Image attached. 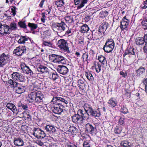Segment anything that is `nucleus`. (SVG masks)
Wrapping results in <instances>:
<instances>
[{
  "mask_svg": "<svg viewBox=\"0 0 147 147\" xmlns=\"http://www.w3.org/2000/svg\"><path fill=\"white\" fill-rule=\"evenodd\" d=\"M82 84H85L84 83V81L81 79L79 80L78 81V85H81Z\"/></svg>",
  "mask_w": 147,
  "mask_h": 147,
  "instance_id": "obj_60",
  "label": "nucleus"
},
{
  "mask_svg": "<svg viewBox=\"0 0 147 147\" xmlns=\"http://www.w3.org/2000/svg\"><path fill=\"white\" fill-rule=\"evenodd\" d=\"M120 75L123 76V77L124 78H125L127 76V74L126 73H124V72L121 71L120 72Z\"/></svg>",
  "mask_w": 147,
  "mask_h": 147,
  "instance_id": "obj_62",
  "label": "nucleus"
},
{
  "mask_svg": "<svg viewBox=\"0 0 147 147\" xmlns=\"http://www.w3.org/2000/svg\"><path fill=\"white\" fill-rule=\"evenodd\" d=\"M19 107H22L24 110H27L28 108L27 105L22 104L21 101H20V103H19Z\"/></svg>",
  "mask_w": 147,
  "mask_h": 147,
  "instance_id": "obj_42",
  "label": "nucleus"
},
{
  "mask_svg": "<svg viewBox=\"0 0 147 147\" xmlns=\"http://www.w3.org/2000/svg\"><path fill=\"white\" fill-rule=\"evenodd\" d=\"M26 89L25 85H19V94L24 93Z\"/></svg>",
  "mask_w": 147,
  "mask_h": 147,
  "instance_id": "obj_37",
  "label": "nucleus"
},
{
  "mask_svg": "<svg viewBox=\"0 0 147 147\" xmlns=\"http://www.w3.org/2000/svg\"><path fill=\"white\" fill-rule=\"evenodd\" d=\"M25 83L24 76L19 74V85H25Z\"/></svg>",
  "mask_w": 147,
  "mask_h": 147,
  "instance_id": "obj_32",
  "label": "nucleus"
},
{
  "mask_svg": "<svg viewBox=\"0 0 147 147\" xmlns=\"http://www.w3.org/2000/svg\"><path fill=\"white\" fill-rule=\"evenodd\" d=\"M16 7H13L12 8H11V12L12 13V14L13 16H14L16 15Z\"/></svg>",
  "mask_w": 147,
  "mask_h": 147,
  "instance_id": "obj_57",
  "label": "nucleus"
},
{
  "mask_svg": "<svg viewBox=\"0 0 147 147\" xmlns=\"http://www.w3.org/2000/svg\"><path fill=\"white\" fill-rule=\"evenodd\" d=\"M84 147H90V145L89 142L86 141L84 142L83 144Z\"/></svg>",
  "mask_w": 147,
  "mask_h": 147,
  "instance_id": "obj_59",
  "label": "nucleus"
},
{
  "mask_svg": "<svg viewBox=\"0 0 147 147\" xmlns=\"http://www.w3.org/2000/svg\"><path fill=\"white\" fill-rule=\"evenodd\" d=\"M64 107L62 105L60 106L56 105H54L52 108V111L55 114H60L63 111V108Z\"/></svg>",
  "mask_w": 147,
  "mask_h": 147,
  "instance_id": "obj_15",
  "label": "nucleus"
},
{
  "mask_svg": "<svg viewBox=\"0 0 147 147\" xmlns=\"http://www.w3.org/2000/svg\"><path fill=\"white\" fill-rule=\"evenodd\" d=\"M136 42L137 45H142L144 43V41L143 37H139L136 38Z\"/></svg>",
  "mask_w": 147,
  "mask_h": 147,
  "instance_id": "obj_25",
  "label": "nucleus"
},
{
  "mask_svg": "<svg viewBox=\"0 0 147 147\" xmlns=\"http://www.w3.org/2000/svg\"><path fill=\"white\" fill-rule=\"evenodd\" d=\"M58 47L62 51L65 52L70 53V51L68 47V44L67 41L63 39H61L59 40L57 42Z\"/></svg>",
  "mask_w": 147,
  "mask_h": 147,
  "instance_id": "obj_5",
  "label": "nucleus"
},
{
  "mask_svg": "<svg viewBox=\"0 0 147 147\" xmlns=\"http://www.w3.org/2000/svg\"><path fill=\"white\" fill-rule=\"evenodd\" d=\"M37 69L39 72L42 73L47 72L48 71V69L46 67L41 65L37 67Z\"/></svg>",
  "mask_w": 147,
  "mask_h": 147,
  "instance_id": "obj_23",
  "label": "nucleus"
},
{
  "mask_svg": "<svg viewBox=\"0 0 147 147\" xmlns=\"http://www.w3.org/2000/svg\"><path fill=\"white\" fill-rule=\"evenodd\" d=\"M10 27L9 28L11 31V30H15L16 28V25L15 22H12L10 25Z\"/></svg>",
  "mask_w": 147,
  "mask_h": 147,
  "instance_id": "obj_45",
  "label": "nucleus"
},
{
  "mask_svg": "<svg viewBox=\"0 0 147 147\" xmlns=\"http://www.w3.org/2000/svg\"><path fill=\"white\" fill-rule=\"evenodd\" d=\"M34 131L33 134L37 138L42 139L46 137V133L41 129L35 128H34Z\"/></svg>",
  "mask_w": 147,
  "mask_h": 147,
  "instance_id": "obj_6",
  "label": "nucleus"
},
{
  "mask_svg": "<svg viewBox=\"0 0 147 147\" xmlns=\"http://www.w3.org/2000/svg\"><path fill=\"white\" fill-rule=\"evenodd\" d=\"M2 29L3 31L0 30V34L4 35V34H9L11 31L9 26L6 24H3L2 26Z\"/></svg>",
  "mask_w": 147,
  "mask_h": 147,
  "instance_id": "obj_17",
  "label": "nucleus"
},
{
  "mask_svg": "<svg viewBox=\"0 0 147 147\" xmlns=\"http://www.w3.org/2000/svg\"><path fill=\"white\" fill-rule=\"evenodd\" d=\"M67 97L63 96L62 97L55 96L53 97L51 101L56 102L57 105L60 106L61 105L62 102L66 104L68 103Z\"/></svg>",
  "mask_w": 147,
  "mask_h": 147,
  "instance_id": "obj_7",
  "label": "nucleus"
},
{
  "mask_svg": "<svg viewBox=\"0 0 147 147\" xmlns=\"http://www.w3.org/2000/svg\"><path fill=\"white\" fill-rule=\"evenodd\" d=\"M88 57V55L87 53H85L83 54L82 56V58L83 59V62H85L87 61Z\"/></svg>",
  "mask_w": 147,
  "mask_h": 147,
  "instance_id": "obj_47",
  "label": "nucleus"
},
{
  "mask_svg": "<svg viewBox=\"0 0 147 147\" xmlns=\"http://www.w3.org/2000/svg\"><path fill=\"white\" fill-rule=\"evenodd\" d=\"M85 84H81L78 85L80 89H81L82 90H84L85 88Z\"/></svg>",
  "mask_w": 147,
  "mask_h": 147,
  "instance_id": "obj_55",
  "label": "nucleus"
},
{
  "mask_svg": "<svg viewBox=\"0 0 147 147\" xmlns=\"http://www.w3.org/2000/svg\"><path fill=\"white\" fill-rule=\"evenodd\" d=\"M37 92H31L30 94L28 95V98L30 102H32L34 101L35 98L36 97Z\"/></svg>",
  "mask_w": 147,
  "mask_h": 147,
  "instance_id": "obj_18",
  "label": "nucleus"
},
{
  "mask_svg": "<svg viewBox=\"0 0 147 147\" xmlns=\"http://www.w3.org/2000/svg\"><path fill=\"white\" fill-rule=\"evenodd\" d=\"M134 48L130 49L129 50H126L125 51V53L123 55V56L124 57L125 55L128 54L134 55L135 52L134 51Z\"/></svg>",
  "mask_w": 147,
  "mask_h": 147,
  "instance_id": "obj_26",
  "label": "nucleus"
},
{
  "mask_svg": "<svg viewBox=\"0 0 147 147\" xmlns=\"http://www.w3.org/2000/svg\"><path fill=\"white\" fill-rule=\"evenodd\" d=\"M120 112L124 114H126L128 112L127 108L126 107V106H125L124 105L121 107L120 109Z\"/></svg>",
  "mask_w": 147,
  "mask_h": 147,
  "instance_id": "obj_43",
  "label": "nucleus"
},
{
  "mask_svg": "<svg viewBox=\"0 0 147 147\" xmlns=\"http://www.w3.org/2000/svg\"><path fill=\"white\" fill-rule=\"evenodd\" d=\"M35 143L40 146H42L44 145L43 142L40 140H37L36 141Z\"/></svg>",
  "mask_w": 147,
  "mask_h": 147,
  "instance_id": "obj_54",
  "label": "nucleus"
},
{
  "mask_svg": "<svg viewBox=\"0 0 147 147\" xmlns=\"http://www.w3.org/2000/svg\"><path fill=\"white\" fill-rule=\"evenodd\" d=\"M142 25L145 27L144 29H147V19L143 20L141 22Z\"/></svg>",
  "mask_w": 147,
  "mask_h": 147,
  "instance_id": "obj_48",
  "label": "nucleus"
},
{
  "mask_svg": "<svg viewBox=\"0 0 147 147\" xmlns=\"http://www.w3.org/2000/svg\"><path fill=\"white\" fill-rule=\"evenodd\" d=\"M108 103L110 104V106L111 107H114L116 105L117 102L113 98H111L109 100Z\"/></svg>",
  "mask_w": 147,
  "mask_h": 147,
  "instance_id": "obj_33",
  "label": "nucleus"
},
{
  "mask_svg": "<svg viewBox=\"0 0 147 147\" xmlns=\"http://www.w3.org/2000/svg\"><path fill=\"white\" fill-rule=\"evenodd\" d=\"M84 110L87 112V113L89 115V117L90 116L92 117H99L101 115L98 110H94L90 105L88 104H85L84 106Z\"/></svg>",
  "mask_w": 147,
  "mask_h": 147,
  "instance_id": "obj_2",
  "label": "nucleus"
},
{
  "mask_svg": "<svg viewBox=\"0 0 147 147\" xmlns=\"http://www.w3.org/2000/svg\"><path fill=\"white\" fill-rule=\"evenodd\" d=\"M25 47H24L23 49H21L20 48V46H19V56H22V53L26 52Z\"/></svg>",
  "mask_w": 147,
  "mask_h": 147,
  "instance_id": "obj_46",
  "label": "nucleus"
},
{
  "mask_svg": "<svg viewBox=\"0 0 147 147\" xmlns=\"http://www.w3.org/2000/svg\"><path fill=\"white\" fill-rule=\"evenodd\" d=\"M81 32L82 33H84L86 32H87L89 30V28L88 25L86 24H84L81 28Z\"/></svg>",
  "mask_w": 147,
  "mask_h": 147,
  "instance_id": "obj_30",
  "label": "nucleus"
},
{
  "mask_svg": "<svg viewBox=\"0 0 147 147\" xmlns=\"http://www.w3.org/2000/svg\"><path fill=\"white\" fill-rule=\"evenodd\" d=\"M145 71V69L142 67H140L138 69L136 70V72L137 76L142 77L144 74Z\"/></svg>",
  "mask_w": 147,
  "mask_h": 147,
  "instance_id": "obj_20",
  "label": "nucleus"
},
{
  "mask_svg": "<svg viewBox=\"0 0 147 147\" xmlns=\"http://www.w3.org/2000/svg\"><path fill=\"white\" fill-rule=\"evenodd\" d=\"M43 45L45 46L49 47H53V45L51 42L48 41H43Z\"/></svg>",
  "mask_w": 147,
  "mask_h": 147,
  "instance_id": "obj_41",
  "label": "nucleus"
},
{
  "mask_svg": "<svg viewBox=\"0 0 147 147\" xmlns=\"http://www.w3.org/2000/svg\"><path fill=\"white\" fill-rule=\"evenodd\" d=\"M9 55L4 53L0 55V67H3L7 63L9 60Z\"/></svg>",
  "mask_w": 147,
  "mask_h": 147,
  "instance_id": "obj_9",
  "label": "nucleus"
},
{
  "mask_svg": "<svg viewBox=\"0 0 147 147\" xmlns=\"http://www.w3.org/2000/svg\"><path fill=\"white\" fill-rule=\"evenodd\" d=\"M82 119L81 121L82 122L83 120L88 119L89 118V115L86 111H83L81 109H79L77 111Z\"/></svg>",
  "mask_w": 147,
  "mask_h": 147,
  "instance_id": "obj_11",
  "label": "nucleus"
},
{
  "mask_svg": "<svg viewBox=\"0 0 147 147\" xmlns=\"http://www.w3.org/2000/svg\"><path fill=\"white\" fill-rule=\"evenodd\" d=\"M45 129L48 133H51V132H55L56 131L55 128L53 126L49 125H47L45 127Z\"/></svg>",
  "mask_w": 147,
  "mask_h": 147,
  "instance_id": "obj_22",
  "label": "nucleus"
},
{
  "mask_svg": "<svg viewBox=\"0 0 147 147\" xmlns=\"http://www.w3.org/2000/svg\"><path fill=\"white\" fill-rule=\"evenodd\" d=\"M122 130V128L119 125L117 126L115 128L114 132L117 134H120Z\"/></svg>",
  "mask_w": 147,
  "mask_h": 147,
  "instance_id": "obj_31",
  "label": "nucleus"
},
{
  "mask_svg": "<svg viewBox=\"0 0 147 147\" xmlns=\"http://www.w3.org/2000/svg\"><path fill=\"white\" fill-rule=\"evenodd\" d=\"M24 145V141L20 138H19V147L23 146Z\"/></svg>",
  "mask_w": 147,
  "mask_h": 147,
  "instance_id": "obj_53",
  "label": "nucleus"
},
{
  "mask_svg": "<svg viewBox=\"0 0 147 147\" xmlns=\"http://www.w3.org/2000/svg\"><path fill=\"white\" fill-rule=\"evenodd\" d=\"M59 77V76L56 72L55 73L52 74V78L53 80H55L57 79Z\"/></svg>",
  "mask_w": 147,
  "mask_h": 147,
  "instance_id": "obj_50",
  "label": "nucleus"
},
{
  "mask_svg": "<svg viewBox=\"0 0 147 147\" xmlns=\"http://www.w3.org/2000/svg\"><path fill=\"white\" fill-rule=\"evenodd\" d=\"M123 146L124 147H131L132 146V144L127 141H125L122 142V144Z\"/></svg>",
  "mask_w": 147,
  "mask_h": 147,
  "instance_id": "obj_38",
  "label": "nucleus"
},
{
  "mask_svg": "<svg viewBox=\"0 0 147 147\" xmlns=\"http://www.w3.org/2000/svg\"><path fill=\"white\" fill-rule=\"evenodd\" d=\"M13 105V104L11 103H8L7 104L6 106L8 108L11 109H12Z\"/></svg>",
  "mask_w": 147,
  "mask_h": 147,
  "instance_id": "obj_56",
  "label": "nucleus"
},
{
  "mask_svg": "<svg viewBox=\"0 0 147 147\" xmlns=\"http://www.w3.org/2000/svg\"><path fill=\"white\" fill-rule=\"evenodd\" d=\"M88 0H81V3L77 7V9H79L83 7L85 4L87 3Z\"/></svg>",
  "mask_w": 147,
  "mask_h": 147,
  "instance_id": "obj_35",
  "label": "nucleus"
},
{
  "mask_svg": "<svg viewBox=\"0 0 147 147\" xmlns=\"http://www.w3.org/2000/svg\"><path fill=\"white\" fill-rule=\"evenodd\" d=\"M115 47V43L113 40L109 39L106 42L104 46L103 49L105 52L109 53L111 52Z\"/></svg>",
  "mask_w": 147,
  "mask_h": 147,
  "instance_id": "obj_3",
  "label": "nucleus"
},
{
  "mask_svg": "<svg viewBox=\"0 0 147 147\" xmlns=\"http://www.w3.org/2000/svg\"><path fill=\"white\" fill-rule=\"evenodd\" d=\"M28 26L30 28L31 31L36 29L38 27L37 24L31 23H28Z\"/></svg>",
  "mask_w": 147,
  "mask_h": 147,
  "instance_id": "obj_34",
  "label": "nucleus"
},
{
  "mask_svg": "<svg viewBox=\"0 0 147 147\" xmlns=\"http://www.w3.org/2000/svg\"><path fill=\"white\" fill-rule=\"evenodd\" d=\"M94 32H92V35H93L94 36V37L97 38H99L102 37V34L103 33L101 32L100 31L99 29L95 33H94Z\"/></svg>",
  "mask_w": 147,
  "mask_h": 147,
  "instance_id": "obj_28",
  "label": "nucleus"
},
{
  "mask_svg": "<svg viewBox=\"0 0 147 147\" xmlns=\"http://www.w3.org/2000/svg\"><path fill=\"white\" fill-rule=\"evenodd\" d=\"M21 69L25 73L27 74H30V75H32L33 74V72L30 69L29 67L26 66L25 64L24 63H21L20 65Z\"/></svg>",
  "mask_w": 147,
  "mask_h": 147,
  "instance_id": "obj_16",
  "label": "nucleus"
},
{
  "mask_svg": "<svg viewBox=\"0 0 147 147\" xmlns=\"http://www.w3.org/2000/svg\"><path fill=\"white\" fill-rule=\"evenodd\" d=\"M56 69L58 72L63 75L66 74L68 71L67 67L64 65H59L57 67Z\"/></svg>",
  "mask_w": 147,
  "mask_h": 147,
  "instance_id": "obj_13",
  "label": "nucleus"
},
{
  "mask_svg": "<svg viewBox=\"0 0 147 147\" xmlns=\"http://www.w3.org/2000/svg\"><path fill=\"white\" fill-rule=\"evenodd\" d=\"M98 59L100 62L103 65H105L107 64L106 59L105 57L102 55L98 56Z\"/></svg>",
  "mask_w": 147,
  "mask_h": 147,
  "instance_id": "obj_27",
  "label": "nucleus"
},
{
  "mask_svg": "<svg viewBox=\"0 0 147 147\" xmlns=\"http://www.w3.org/2000/svg\"><path fill=\"white\" fill-rule=\"evenodd\" d=\"M70 19H71V20H72V18H71V17H66L65 18V19L66 20V21H68V22H69L70 21ZM72 21V20H71V21Z\"/></svg>",
  "mask_w": 147,
  "mask_h": 147,
  "instance_id": "obj_61",
  "label": "nucleus"
},
{
  "mask_svg": "<svg viewBox=\"0 0 147 147\" xmlns=\"http://www.w3.org/2000/svg\"><path fill=\"white\" fill-rule=\"evenodd\" d=\"M124 118H120L119 119V124H120L121 125H123V124H124Z\"/></svg>",
  "mask_w": 147,
  "mask_h": 147,
  "instance_id": "obj_52",
  "label": "nucleus"
},
{
  "mask_svg": "<svg viewBox=\"0 0 147 147\" xmlns=\"http://www.w3.org/2000/svg\"><path fill=\"white\" fill-rule=\"evenodd\" d=\"M64 0H59L56 1L55 2V4L57 5V7H60L64 5Z\"/></svg>",
  "mask_w": 147,
  "mask_h": 147,
  "instance_id": "obj_36",
  "label": "nucleus"
},
{
  "mask_svg": "<svg viewBox=\"0 0 147 147\" xmlns=\"http://www.w3.org/2000/svg\"><path fill=\"white\" fill-rule=\"evenodd\" d=\"M44 99V95L41 94V92H38L36 97L34 100L35 102L40 106L43 103Z\"/></svg>",
  "mask_w": 147,
  "mask_h": 147,
  "instance_id": "obj_10",
  "label": "nucleus"
},
{
  "mask_svg": "<svg viewBox=\"0 0 147 147\" xmlns=\"http://www.w3.org/2000/svg\"><path fill=\"white\" fill-rule=\"evenodd\" d=\"M49 58L53 59L52 57H54L53 62L55 63H58L60 64H65V60L63 56L58 55L52 54L50 55L49 56Z\"/></svg>",
  "mask_w": 147,
  "mask_h": 147,
  "instance_id": "obj_4",
  "label": "nucleus"
},
{
  "mask_svg": "<svg viewBox=\"0 0 147 147\" xmlns=\"http://www.w3.org/2000/svg\"><path fill=\"white\" fill-rule=\"evenodd\" d=\"M78 129L73 126H70L69 129V131L73 135H76V133L78 132Z\"/></svg>",
  "mask_w": 147,
  "mask_h": 147,
  "instance_id": "obj_24",
  "label": "nucleus"
},
{
  "mask_svg": "<svg viewBox=\"0 0 147 147\" xmlns=\"http://www.w3.org/2000/svg\"><path fill=\"white\" fill-rule=\"evenodd\" d=\"M143 50L144 52L147 53V45L146 44L143 47Z\"/></svg>",
  "mask_w": 147,
  "mask_h": 147,
  "instance_id": "obj_63",
  "label": "nucleus"
},
{
  "mask_svg": "<svg viewBox=\"0 0 147 147\" xmlns=\"http://www.w3.org/2000/svg\"><path fill=\"white\" fill-rule=\"evenodd\" d=\"M71 118L73 122L76 123H78L79 120L82 119L78 112L77 114H75L72 116Z\"/></svg>",
  "mask_w": 147,
  "mask_h": 147,
  "instance_id": "obj_19",
  "label": "nucleus"
},
{
  "mask_svg": "<svg viewBox=\"0 0 147 147\" xmlns=\"http://www.w3.org/2000/svg\"><path fill=\"white\" fill-rule=\"evenodd\" d=\"M78 44H80L81 45H84V40L83 39L79 38Z\"/></svg>",
  "mask_w": 147,
  "mask_h": 147,
  "instance_id": "obj_58",
  "label": "nucleus"
},
{
  "mask_svg": "<svg viewBox=\"0 0 147 147\" xmlns=\"http://www.w3.org/2000/svg\"><path fill=\"white\" fill-rule=\"evenodd\" d=\"M67 27L65 23L61 22L60 23H57L53 25V30L55 31L59 36L64 35L66 34L65 33V31Z\"/></svg>",
  "mask_w": 147,
  "mask_h": 147,
  "instance_id": "obj_1",
  "label": "nucleus"
},
{
  "mask_svg": "<svg viewBox=\"0 0 147 147\" xmlns=\"http://www.w3.org/2000/svg\"><path fill=\"white\" fill-rule=\"evenodd\" d=\"M129 20L126 18V16L123 18L122 21L121 22V28L122 30L124 29H126L127 27V26L129 23Z\"/></svg>",
  "mask_w": 147,
  "mask_h": 147,
  "instance_id": "obj_14",
  "label": "nucleus"
},
{
  "mask_svg": "<svg viewBox=\"0 0 147 147\" xmlns=\"http://www.w3.org/2000/svg\"><path fill=\"white\" fill-rule=\"evenodd\" d=\"M94 66L95 68L96 72L97 73L99 72L101 70V67L100 65L98 63L94 65Z\"/></svg>",
  "mask_w": 147,
  "mask_h": 147,
  "instance_id": "obj_44",
  "label": "nucleus"
},
{
  "mask_svg": "<svg viewBox=\"0 0 147 147\" xmlns=\"http://www.w3.org/2000/svg\"><path fill=\"white\" fill-rule=\"evenodd\" d=\"M19 26L21 28L27 30V25L26 24L25 21L19 22Z\"/></svg>",
  "mask_w": 147,
  "mask_h": 147,
  "instance_id": "obj_40",
  "label": "nucleus"
},
{
  "mask_svg": "<svg viewBox=\"0 0 147 147\" xmlns=\"http://www.w3.org/2000/svg\"><path fill=\"white\" fill-rule=\"evenodd\" d=\"M84 128L86 132L92 134H95L97 131L95 125L89 123H88L85 125Z\"/></svg>",
  "mask_w": 147,
  "mask_h": 147,
  "instance_id": "obj_8",
  "label": "nucleus"
},
{
  "mask_svg": "<svg viewBox=\"0 0 147 147\" xmlns=\"http://www.w3.org/2000/svg\"><path fill=\"white\" fill-rule=\"evenodd\" d=\"M144 42L146 44L147 43V34H145L143 38Z\"/></svg>",
  "mask_w": 147,
  "mask_h": 147,
  "instance_id": "obj_64",
  "label": "nucleus"
},
{
  "mask_svg": "<svg viewBox=\"0 0 147 147\" xmlns=\"http://www.w3.org/2000/svg\"><path fill=\"white\" fill-rule=\"evenodd\" d=\"M13 54L14 55L16 56H18V47H17L15 49L13 52Z\"/></svg>",
  "mask_w": 147,
  "mask_h": 147,
  "instance_id": "obj_51",
  "label": "nucleus"
},
{
  "mask_svg": "<svg viewBox=\"0 0 147 147\" xmlns=\"http://www.w3.org/2000/svg\"><path fill=\"white\" fill-rule=\"evenodd\" d=\"M27 129V126L25 125H22L21 126V130L22 131L21 132L22 133H25V131ZM20 134H21V132H20Z\"/></svg>",
  "mask_w": 147,
  "mask_h": 147,
  "instance_id": "obj_49",
  "label": "nucleus"
},
{
  "mask_svg": "<svg viewBox=\"0 0 147 147\" xmlns=\"http://www.w3.org/2000/svg\"><path fill=\"white\" fill-rule=\"evenodd\" d=\"M28 40L27 38H26V36H22L20 37L19 39V43H24L26 41Z\"/></svg>",
  "mask_w": 147,
  "mask_h": 147,
  "instance_id": "obj_39",
  "label": "nucleus"
},
{
  "mask_svg": "<svg viewBox=\"0 0 147 147\" xmlns=\"http://www.w3.org/2000/svg\"><path fill=\"white\" fill-rule=\"evenodd\" d=\"M85 75L89 80L92 81L94 80V77L90 72H86Z\"/></svg>",
  "mask_w": 147,
  "mask_h": 147,
  "instance_id": "obj_29",
  "label": "nucleus"
},
{
  "mask_svg": "<svg viewBox=\"0 0 147 147\" xmlns=\"http://www.w3.org/2000/svg\"><path fill=\"white\" fill-rule=\"evenodd\" d=\"M12 76L13 80H10L8 81V83L13 85V86L16 87L18 86V83L15 81H18V73L16 72L13 73Z\"/></svg>",
  "mask_w": 147,
  "mask_h": 147,
  "instance_id": "obj_12",
  "label": "nucleus"
},
{
  "mask_svg": "<svg viewBox=\"0 0 147 147\" xmlns=\"http://www.w3.org/2000/svg\"><path fill=\"white\" fill-rule=\"evenodd\" d=\"M108 27V23L104 22L100 26L99 29L100 32L104 34Z\"/></svg>",
  "mask_w": 147,
  "mask_h": 147,
  "instance_id": "obj_21",
  "label": "nucleus"
}]
</instances>
